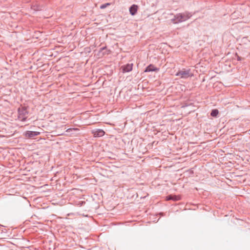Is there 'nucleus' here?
I'll list each match as a JSON object with an SVG mask.
<instances>
[{
    "mask_svg": "<svg viewBox=\"0 0 250 250\" xmlns=\"http://www.w3.org/2000/svg\"><path fill=\"white\" fill-rule=\"evenodd\" d=\"M110 5V3H106L102 4L100 6V8L104 9V8H106L107 6Z\"/></svg>",
    "mask_w": 250,
    "mask_h": 250,
    "instance_id": "12",
    "label": "nucleus"
},
{
    "mask_svg": "<svg viewBox=\"0 0 250 250\" xmlns=\"http://www.w3.org/2000/svg\"><path fill=\"white\" fill-rule=\"evenodd\" d=\"M28 114L26 107H21L18 109V118L21 121H25L28 117Z\"/></svg>",
    "mask_w": 250,
    "mask_h": 250,
    "instance_id": "2",
    "label": "nucleus"
},
{
    "mask_svg": "<svg viewBox=\"0 0 250 250\" xmlns=\"http://www.w3.org/2000/svg\"><path fill=\"white\" fill-rule=\"evenodd\" d=\"M158 70L156 67L153 64H149L145 69V72H150V71H156Z\"/></svg>",
    "mask_w": 250,
    "mask_h": 250,
    "instance_id": "8",
    "label": "nucleus"
},
{
    "mask_svg": "<svg viewBox=\"0 0 250 250\" xmlns=\"http://www.w3.org/2000/svg\"><path fill=\"white\" fill-rule=\"evenodd\" d=\"M104 131L101 129H98L92 131V134L94 137H102L104 135Z\"/></svg>",
    "mask_w": 250,
    "mask_h": 250,
    "instance_id": "4",
    "label": "nucleus"
},
{
    "mask_svg": "<svg viewBox=\"0 0 250 250\" xmlns=\"http://www.w3.org/2000/svg\"><path fill=\"white\" fill-rule=\"evenodd\" d=\"M106 49V46H105V47H102V48H101L100 49V51L101 52V51H103V50H105V49Z\"/></svg>",
    "mask_w": 250,
    "mask_h": 250,
    "instance_id": "15",
    "label": "nucleus"
},
{
    "mask_svg": "<svg viewBox=\"0 0 250 250\" xmlns=\"http://www.w3.org/2000/svg\"><path fill=\"white\" fill-rule=\"evenodd\" d=\"M72 130H78L77 128H68L66 130V132H69Z\"/></svg>",
    "mask_w": 250,
    "mask_h": 250,
    "instance_id": "13",
    "label": "nucleus"
},
{
    "mask_svg": "<svg viewBox=\"0 0 250 250\" xmlns=\"http://www.w3.org/2000/svg\"><path fill=\"white\" fill-rule=\"evenodd\" d=\"M181 199V197L180 196H177V195H168L167 196L166 200H172L173 201H178Z\"/></svg>",
    "mask_w": 250,
    "mask_h": 250,
    "instance_id": "9",
    "label": "nucleus"
},
{
    "mask_svg": "<svg viewBox=\"0 0 250 250\" xmlns=\"http://www.w3.org/2000/svg\"><path fill=\"white\" fill-rule=\"evenodd\" d=\"M191 16V14L188 12L179 13L174 15V18L171 19V22L174 24L182 22L188 20Z\"/></svg>",
    "mask_w": 250,
    "mask_h": 250,
    "instance_id": "1",
    "label": "nucleus"
},
{
    "mask_svg": "<svg viewBox=\"0 0 250 250\" xmlns=\"http://www.w3.org/2000/svg\"><path fill=\"white\" fill-rule=\"evenodd\" d=\"M138 10V6L136 5H132L129 8V12L132 15H135Z\"/></svg>",
    "mask_w": 250,
    "mask_h": 250,
    "instance_id": "7",
    "label": "nucleus"
},
{
    "mask_svg": "<svg viewBox=\"0 0 250 250\" xmlns=\"http://www.w3.org/2000/svg\"><path fill=\"white\" fill-rule=\"evenodd\" d=\"M31 8L35 11H40L42 9V6L40 5L38 3H36L33 4L31 7Z\"/></svg>",
    "mask_w": 250,
    "mask_h": 250,
    "instance_id": "10",
    "label": "nucleus"
},
{
    "mask_svg": "<svg viewBox=\"0 0 250 250\" xmlns=\"http://www.w3.org/2000/svg\"><path fill=\"white\" fill-rule=\"evenodd\" d=\"M39 134V133L37 132L27 131L25 132V137H26L32 138V137H34L38 135Z\"/></svg>",
    "mask_w": 250,
    "mask_h": 250,
    "instance_id": "6",
    "label": "nucleus"
},
{
    "mask_svg": "<svg viewBox=\"0 0 250 250\" xmlns=\"http://www.w3.org/2000/svg\"><path fill=\"white\" fill-rule=\"evenodd\" d=\"M133 65V63H128L122 66L121 68H122L123 72L125 73L131 71L132 70Z\"/></svg>",
    "mask_w": 250,
    "mask_h": 250,
    "instance_id": "5",
    "label": "nucleus"
},
{
    "mask_svg": "<svg viewBox=\"0 0 250 250\" xmlns=\"http://www.w3.org/2000/svg\"><path fill=\"white\" fill-rule=\"evenodd\" d=\"M110 52H111V51L109 50H106V52L105 53H104V54H109L110 53Z\"/></svg>",
    "mask_w": 250,
    "mask_h": 250,
    "instance_id": "14",
    "label": "nucleus"
},
{
    "mask_svg": "<svg viewBox=\"0 0 250 250\" xmlns=\"http://www.w3.org/2000/svg\"><path fill=\"white\" fill-rule=\"evenodd\" d=\"M219 111L217 109H213L212 110L210 115L212 117H216L218 114Z\"/></svg>",
    "mask_w": 250,
    "mask_h": 250,
    "instance_id": "11",
    "label": "nucleus"
},
{
    "mask_svg": "<svg viewBox=\"0 0 250 250\" xmlns=\"http://www.w3.org/2000/svg\"><path fill=\"white\" fill-rule=\"evenodd\" d=\"M176 76H179L181 78L186 79L188 77H191L192 74L190 72V69L186 70L183 69L179 71L176 74Z\"/></svg>",
    "mask_w": 250,
    "mask_h": 250,
    "instance_id": "3",
    "label": "nucleus"
}]
</instances>
